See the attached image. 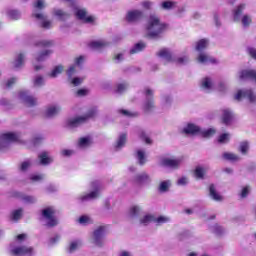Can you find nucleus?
Wrapping results in <instances>:
<instances>
[{
  "label": "nucleus",
  "mask_w": 256,
  "mask_h": 256,
  "mask_svg": "<svg viewBox=\"0 0 256 256\" xmlns=\"http://www.w3.org/2000/svg\"><path fill=\"white\" fill-rule=\"evenodd\" d=\"M27 241V234H19L13 245L10 246V253L15 256H33L35 249L25 242Z\"/></svg>",
  "instance_id": "nucleus-1"
},
{
  "label": "nucleus",
  "mask_w": 256,
  "mask_h": 256,
  "mask_svg": "<svg viewBox=\"0 0 256 256\" xmlns=\"http://www.w3.org/2000/svg\"><path fill=\"white\" fill-rule=\"evenodd\" d=\"M165 31H167V26L165 23L161 22L157 15L149 16L146 23V33L148 37H160Z\"/></svg>",
  "instance_id": "nucleus-2"
},
{
  "label": "nucleus",
  "mask_w": 256,
  "mask_h": 256,
  "mask_svg": "<svg viewBox=\"0 0 256 256\" xmlns=\"http://www.w3.org/2000/svg\"><path fill=\"white\" fill-rule=\"evenodd\" d=\"M207 47H209V40H207V39H201L198 42H196L195 49L199 53V55L197 57L198 63H201L202 65H209L211 63H217V60L215 58H213V57L209 56V54L203 52V51H205V49H207Z\"/></svg>",
  "instance_id": "nucleus-3"
},
{
  "label": "nucleus",
  "mask_w": 256,
  "mask_h": 256,
  "mask_svg": "<svg viewBox=\"0 0 256 256\" xmlns=\"http://www.w3.org/2000/svg\"><path fill=\"white\" fill-rule=\"evenodd\" d=\"M183 133H185V135H202V137H213L215 134V129L209 128L207 130H201L199 126L190 123L183 128Z\"/></svg>",
  "instance_id": "nucleus-4"
},
{
  "label": "nucleus",
  "mask_w": 256,
  "mask_h": 256,
  "mask_svg": "<svg viewBox=\"0 0 256 256\" xmlns=\"http://www.w3.org/2000/svg\"><path fill=\"white\" fill-rule=\"evenodd\" d=\"M95 115H97V108H92L88 111V115L68 119L66 125L70 129H75V127H79V125H82V123H85L88 119H92Z\"/></svg>",
  "instance_id": "nucleus-5"
},
{
  "label": "nucleus",
  "mask_w": 256,
  "mask_h": 256,
  "mask_svg": "<svg viewBox=\"0 0 256 256\" xmlns=\"http://www.w3.org/2000/svg\"><path fill=\"white\" fill-rule=\"evenodd\" d=\"M19 134L15 132H7L0 136V151L7 149L10 143L19 141Z\"/></svg>",
  "instance_id": "nucleus-6"
},
{
  "label": "nucleus",
  "mask_w": 256,
  "mask_h": 256,
  "mask_svg": "<svg viewBox=\"0 0 256 256\" xmlns=\"http://www.w3.org/2000/svg\"><path fill=\"white\" fill-rule=\"evenodd\" d=\"M42 217L48 227H55V225H57V218H55V208L53 206L44 208L42 210Z\"/></svg>",
  "instance_id": "nucleus-7"
},
{
  "label": "nucleus",
  "mask_w": 256,
  "mask_h": 256,
  "mask_svg": "<svg viewBox=\"0 0 256 256\" xmlns=\"http://www.w3.org/2000/svg\"><path fill=\"white\" fill-rule=\"evenodd\" d=\"M181 158H173V157H162L159 160L160 167H168L169 169H177L179 165L182 163Z\"/></svg>",
  "instance_id": "nucleus-8"
},
{
  "label": "nucleus",
  "mask_w": 256,
  "mask_h": 256,
  "mask_svg": "<svg viewBox=\"0 0 256 256\" xmlns=\"http://www.w3.org/2000/svg\"><path fill=\"white\" fill-rule=\"evenodd\" d=\"M73 9L77 19H80V21H83L84 23H95V17L89 16L87 10L77 6H74Z\"/></svg>",
  "instance_id": "nucleus-9"
},
{
  "label": "nucleus",
  "mask_w": 256,
  "mask_h": 256,
  "mask_svg": "<svg viewBox=\"0 0 256 256\" xmlns=\"http://www.w3.org/2000/svg\"><path fill=\"white\" fill-rule=\"evenodd\" d=\"M145 97L146 100L144 102L143 109L146 113H150V111L155 109V103L153 102V90L146 88Z\"/></svg>",
  "instance_id": "nucleus-10"
},
{
  "label": "nucleus",
  "mask_w": 256,
  "mask_h": 256,
  "mask_svg": "<svg viewBox=\"0 0 256 256\" xmlns=\"http://www.w3.org/2000/svg\"><path fill=\"white\" fill-rule=\"evenodd\" d=\"M234 99H236V101H241V99H248L250 103H256V96L251 90H238L234 96Z\"/></svg>",
  "instance_id": "nucleus-11"
},
{
  "label": "nucleus",
  "mask_w": 256,
  "mask_h": 256,
  "mask_svg": "<svg viewBox=\"0 0 256 256\" xmlns=\"http://www.w3.org/2000/svg\"><path fill=\"white\" fill-rule=\"evenodd\" d=\"M19 99L27 105V107H33L34 105H37V98L29 95V92L27 91H21L19 93Z\"/></svg>",
  "instance_id": "nucleus-12"
},
{
  "label": "nucleus",
  "mask_w": 256,
  "mask_h": 256,
  "mask_svg": "<svg viewBox=\"0 0 256 256\" xmlns=\"http://www.w3.org/2000/svg\"><path fill=\"white\" fill-rule=\"evenodd\" d=\"M105 226H100L94 231L93 235V241L94 245H97L98 247H101L103 245V237H105Z\"/></svg>",
  "instance_id": "nucleus-13"
},
{
  "label": "nucleus",
  "mask_w": 256,
  "mask_h": 256,
  "mask_svg": "<svg viewBox=\"0 0 256 256\" xmlns=\"http://www.w3.org/2000/svg\"><path fill=\"white\" fill-rule=\"evenodd\" d=\"M92 186L95 189V191H92L89 194H85V195L81 196L79 198L80 201H82V202L93 201V199H97L99 197V183L94 182V183H92Z\"/></svg>",
  "instance_id": "nucleus-14"
},
{
  "label": "nucleus",
  "mask_w": 256,
  "mask_h": 256,
  "mask_svg": "<svg viewBox=\"0 0 256 256\" xmlns=\"http://www.w3.org/2000/svg\"><path fill=\"white\" fill-rule=\"evenodd\" d=\"M33 17H35V19L40 21L41 27H43V29H51V27H53V22H51L50 20H47V17L45 16V14L39 13V12H33Z\"/></svg>",
  "instance_id": "nucleus-15"
},
{
  "label": "nucleus",
  "mask_w": 256,
  "mask_h": 256,
  "mask_svg": "<svg viewBox=\"0 0 256 256\" xmlns=\"http://www.w3.org/2000/svg\"><path fill=\"white\" fill-rule=\"evenodd\" d=\"M82 63H85V57L80 56L75 58V62L73 66H70V68L67 71V75L69 78L73 77L77 73V67H81Z\"/></svg>",
  "instance_id": "nucleus-16"
},
{
  "label": "nucleus",
  "mask_w": 256,
  "mask_h": 256,
  "mask_svg": "<svg viewBox=\"0 0 256 256\" xmlns=\"http://www.w3.org/2000/svg\"><path fill=\"white\" fill-rule=\"evenodd\" d=\"M140 19H143V12L139 10L129 11L126 15V21H128V23H135L140 21Z\"/></svg>",
  "instance_id": "nucleus-17"
},
{
  "label": "nucleus",
  "mask_w": 256,
  "mask_h": 256,
  "mask_svg": "<svg viewBox=\"0 0 256 256\" xmlns=\"http://www.w3.org/2000/svg\"><path fill=\"white\" fill-rule=\"evenodd\" d=\"M135 183L138 185H149L151 183V177L147 173L143 172L135 176Z\"/></svg>",
  "instance_id": "nucleus-18"
},
{
  "label": "nucleus",
  "mask_w": 256,
  "mask_h": 256,
  "mask_svg": "<svg viewBox=\"0 0 256 256\" xmlns=\"http://www.w3.org/2000/svg\"><path fill=\"white\" fill-rule=\"evenodd\" d=\"M61 112V106L59 105H50L45 110V117H55L58 113Z\"/></svg>",
  "instance_id": "nucleus-19"
},
{
  "label": "nucleus",
  "mask_w": 256,
  "mask_h": 256,
  "mask_svg": "<svg viewBox=\"0 0 256 256\" xmlns=\"http://www.w3.org/2000/svg\"><path fill=\"white\" fill-rule=\"evenodd\" d=\"M109 43L105 40H95L90 42L89 47L90 49H95L96 51H100V49H105Z\"/></svg>",
  "instance_id": "nucleus-20"
},
{
  "label": "nucleus",
  "mask_w": 256,
  "mask_h": 256,
  "mask_svg": "<svg viewBox=\"0 0 256 256\" xmlns=\"http://www.w3.org/2000/svg\"><path fill=\"white\" fill-rule=\"evenodd\" d=\"M93 144V138L91 136L82 137L78 141V147L80 149H87V147L91 146Z\"/></svg>",
  "instance_id": "nucleus-21"
},
{
  "label": "nucleus",
  "mask_w": 256,
  "mask_h": 256,
  "mask_svg": "<svg viewBox=\"0 0 256 256\" xmlns=\"http://www.w3.org/2000/svg\"><path fill=\"white\" fill-rule=\"evenodd\" d=\"M222 121L224 125H230L231 121H233V112L229 109H224L222 111Z\"/></svg>",
  "instance_id": "nucleus-22"
},
{
  "label": "nucleus",
  "mask_w": 256,
  "mask_h": 256,
  "mask_svg": "<svg viewBox=\"0 0 256 256\" xmlns=\"http://www.w3.org/2000/svg\"><path fill=\"white\" fill-rule=\"evenodd\" d=\"M209 195L214 201H221L223 199V196L217 192V188L213 184L209 187Z\"/></svg>",
  "instance_id": "nucleus-23"
},
{
  "label": "nucleus",
  "mask_w": 256,
  "mask_h": 256,
  "mask_svg": "<svg viewBox=\"0 0 256 256\" xmlns=\"http://www.w3.org/2000/svg\"><path fill=\"white\" fill-rule=\"evenodd\" d=\"M201 87L206 92L211 91V89H213V81L211 80V78L206 77V78L202 79Z\"/></svg>",
  "instance_id": "nucleus-24"
},
{
  "label": "nucleus",
  "mask_w": 256,
  "mask_h": 256,
  "mask_svg": "<svg viewBox=\"0 0 256 256\" xmlns=\"http://www.w3.org/2000/svg\"><path fill=\"white\" fill-rule=\"evenodd\" d=\"M205 175H207V168H205V167L198 166L194 170V176L197 179H205Z\"/></svg>",
  "instance_id": "nucleus-25"
},
{
  "label": "nucleus",
  "mask_w": 256,
  "mask_h": 256,
  "mask_svg": "<svg viewBox=\"0 0 256 256\" xmlns=\"http://www.w3.org/2000/svg\"><path fill=\"white\" fill-rule=\"evenodd\" d=\"M158 56L161 57V59H164L166 63H169V61H172L171 51L169 49H162L158 52Z\"/></svg>",
  "instance_id": "nucleus-26"
},
{
  "label": "nucleus",
  "mask_w": 256,
  "mask_h": 256,
  "mask_svg": "<svg viewBox=\"0 0 256 256\" xmlns=\"http://www.w3.org/2000/svg\"><path fill=\"white\" fill-rule=\"evenodd\" d=\"M40 163L41 165H49V163H53V158L49 156V153L47 152H42L39 155Z\"/></svg>",
  "instance_id": "nucleus-27"
},
{
  "label": "nucleus",
  "mask_w": 256,
  "mask_h": 256,
  "mask_svg": "<svg viewBox=\"0 0 256 256\" xmlns=\"http://www.w3.org/2000/svg\"><path fill=\"white\" fill-rule=\"evenodd\" d=\"M25 63V54H18L13 62L14 68L19 69Z\"/></svg>",
  "instance_id": "nucleus-28"
},
{
  "label": "nucleus",
  "mask_w": 256,
  "mask_h": 256,
  "mask_svg": "<svg viewBox=\"0 0 256 256\" xmlns=\"http://www.w3.org/2000/svg\"><path fill=\"white\" fill-rule=\"evenodd\" d=\"M136 159L138 160L139 165H145V163L147 161L146 160V155H145V150H143V149L137 150Z\"/></svg>",
  "instance_id": "nucleus-29"
},
{
  "label": "nucleus",
  "mask_w": 256,
  "mask_h": 256,
  "mask_svg": "<svg viewBox=\"0 0 256 256\" xmlns=\"http://www.w3.org/2000/svg\"><path fill=\"white\" fill-rule=\"evenodd\" d=\"M138 136L140 137L141 141H144L146 143V145H151V143H153V140H151L149 135H147V132H145L144 130H139Z\"/></svg>",
  "instance_id": "nucleus-30"
},
{
  "label": "nucleus",
  "mask_w": 256,
  "mask_h": 256,
  "mask_svg": "<svg viewBox=\"0 0 256 256\" xmlns=\"http://www.w3.org/2000/svg\"><path fill=\"white\" fill-rule=\"evenodd\" d=\"M52 53H53L52 50H49V49L44 50L36 56V61L38 62L45 61V59H47Z\"/></svg>",
  "instance_id": "nucleus-31"
},
{
  "label": "nucleus",
  "mask_w": 256,
  "mask_h": 256,
  "mask_svg": "<svg viewBox=\"0 0 256 256\" xmlns=\"http://www.w3.org/2000/svg\"><path fill=\"white\" fill-rule=\"evenodd\" d=\"M243 11H245V4L238 5L237 8L234 10V21H239Z\"/></svg>",
  "instance_id": "nucleus-32"
},
{
  "label": "nucleus",
  "mask_w": 256,
  "mask_h": 256,
  "mask_svg": "<svg viewBox=\"0 0 256 256\" xmlns=\"http://www.w3.org/2000/svg\"><path fill=\"white\" fill-rule=\"evenodd\" d=\"M7 17H9V19L17 21V19H21V13L17 10L9 9L7 10Z\"/></svg>",
  "instance_id": "nucleus-33"
},
{
  "label": "nucleus",
  "mask_w": 256,
  "mask_h": 256,
  "mask_svg": "<svg viewBox=\"0 0 256 256\" xmlns=\"http://www.w3.org/2000/svg\"><path fill=\"white\" fill-rule=\"evenodd\" d=\"M169 187H171V180H164L160 182V185H159L160 193H167V191H169Z\"/></svg>",
  "instance_id": "nucleus-34"
},
{
  "label": "nucleus",
  "mask_w": 256,
  "mask_h": 256,
  "mask_svg": "<svg viewBox=\"0 0 256 256\" xmlns=\"http://www.w3.org/2000/svg\"><path fill=\"white\" fill-rule=\"evenodd\" d=\"M170 221L171 218H169L168 216L154 217V223H156V225H165V223H169Z\"/></svg>",
  "instance_id": "nucleus-35"
},
{
  "label": "nucleus",
  "mask_w": 256,
  "mask_h": 256,
  "mask_svg": "<svg viewBox=\"0 0 256 256\" xmlns=\"http://www.w3.org/2000/svg\"><path fill=\"white\" fill-rule=\"evenodd\" d=\"M143 49H145V44L143 42H139L131 48L130 53L131 55H135V53H141Z\"/></svg>",
  "instance_id": "nucleus-36"
},
{
  "label": "nucleus",
  "mask_w": 256,
  "mask_h": 256,
  "mask_svg": "<svg viewBox=\"0 0 256 256\" xmlns=\"http://www.w3.org/2000/svg\"><path fill=\"white\" fill-rule=\"evenodd\" d=\"M79 247H81V241L74 240L70 243V245L68 247V251H69V253H75V251H77V249H79Z\"/></svg>",
  "instance_id": "nucleus-37"
},
{
  "label": "nucleus",
  "mask_w": 256,
  "mask_h": 256,
  "mask_svg": "<svg viewBox=\"0 0 256 256\" xmlns=\"http://www.w3.org/2000/svg\"><path fill=\"white\" fill-rule=\"evenodd\" d=\"M161 7L165 9L166 11H169L171 9H175L177 7V2L173 1H164L161 3Z\"/></svg>",
  "instance_id": "nucleus-38"
},
{
  "label": "nucleus",
  "mask_w": 256,
  "mask_h": 256,
  "mask_svg": "<svg viewBox=\"0 0 256 256\" xmlns=\"http://www.w3.org/2000/svg\"><path fill=\"white\" fill-rule=\"evenodd\" d=\"M141 225H149V223H155V216L146 215L140 220Z\"/></svg>",
  "instance_id": "nucleus-39"
},
{
  "label": "nucleus",
  "mask_w": 256,
  "mask_h": 256,
  "mask_svg": "<svg viewBox=\"0 0 256 256\" xmlns=\"http://www.w3.org/2000/svg\"><path fill=\"white\" fill-rule=\"evenodd\" d=\"M62 73H63V66L58 65L54 67V69L51 71L49 76L55 79V77H57L58 75H61Z\"/></svg>",
  "instance_id": "nucleus-40"
},
{
  "label": "nucleus",
  "mask_w": 256,
  "mask_h": 256,
  "mask_svg": "<svg viewBox=\"0 0 256 256\" xmlns=\"http://www.w3.org/2000/svg\"><path fill=\"white\" fill-rule=\"evenodd\" d=\"M126 141H127V135L121 134L116 143V149H121V147H123L125 145Z\"/></svg>",
  "instance_id": "nucleus-41"
},
{
  "label": "nucleus",
  "mask_w": 256,
  "mask_h": 256,
  "mask_svg": "<svg viewBox=\"0 0 256 256\" xmlns=\"http://www.w3.org/2000/svg\"><path fill=\"white\" fill-rule=\"evenodd\" d=\"M54 15H55V17H58V19L60 21H65V19H67V17H69V15L67 13H65V12H63L62 10H59V9L54 10Z\"/></svg>",
  "instance_id": "nucleus-42"
},
{
  "label": "nucleus",
  "mask_w": 256,
  "mask_h": 256,
  "mask_svg": "<svg viewBox=\"0 0 256 256\" xmlns=\"http://www.w3.org/2000/svg\"><path fill=\"white\" fill-rule=\"evenodd\" d=\"M141 213V207L139 206H132L129 210V217H137Z\"/></svg>",
  "instance_id": "nucleus-43"
},
{
  "label": "nucleus",
  "mask_w": 256,
  "mask_h": 256,
  "mask_svg": "<svg viewBox=\"0 0 256 256\" xmlns=\"http://www.w3.org/2000/svg\"><path fill=\"white\" fill-rule=\"evenodd\" d=\"M22 215H23V210H21V209L15 210L14 212H12L11 220L19 221V219H21Z\"/></svg>",
  "instance_id": "nucleus-44"
},
{
  "label": "nucleus",
  "mask_w": 256,
  "mask_h": 256,
  "mask_svg": "<svg viewBox=\"0 0 256 256\" xmlns=\"http://www.w3.org/2000/svg\"><path fill=\"white\" fill-rule=\"evenodd\" d=\"M78 221L80 225H90V223H93V220L91 219V217L87 215L81 216Z\"/></svg>",
  "instance_id": "nucleus-45"
},
{
  "label": "nucleus",
  "mask_w": 256,
  "mask_h": 256,
  "mask_svg": "<svg viewBox=\"0 0 256 256\" xmlns=\"http://www.w3.org/2000/svg\"><path fill=\"white\" fill-rule=\"evenodd\" d=\"M223 157L227 160V161H239V156L233 154V153H229L226 152L223 154Z\"/></svg>",
  "instance_id": "nucleus-46"
},
{
  "label": "nucleus",
  "mask_w": 256,
  "mask_h": 256,
  "mask_svg": "<svg viewBox=\"0 0 256 256\" xmlns=\"http://www.w3.org/2000/svg\"><path fill=\"white\" fill-rule=\"evenodd\" d=\"M45 85V78L43 76H36L34 79V87H41Z\"/></svg>",
  "instance_id": "nucleus-47"
},
{
  "label": "nucleus",
  "mask_w": 256,
  "mask_h": 256,
  "mask_svg": "<svg viewBox=\"0 0 256 256\" xmlns=\"http://www.w3.org/2000/svg\"><path fill=\"white\" fill-rule=\"evenodd\" d=\"M251 21L252 19L249 15H244L241 20L243 27H249V25H251Z\"/></svg>",
  "instance_id": "nucleus-48"
},
{
  "label": "nucleus",
  "mask_w": 256,
  "mask_h": 256,
  "mask_svg": "<svg viewBox=\"0 0 256 256\" xmlns=\"http://www.w3.org/2000/svg\"><path fill=\"white\" fill-rule=\"evenodd\" d=\"M83 81H85V78L83 77H74L71 79V84L74 85V87H78Z\"/></svg>",
  "instance_id": "nucleus-49"
},
{
  "label": "nucleus",
  "mask_w": 256,
  "mask_h": 256,
  "mask_svg": "<svg viewBox=\"0 0 256 256\" xmlns=\"http://www.w3.org/2000/svg\"><path fill=\"white\" fill-rule=\"evenodd\" d=\"M231 135L224 133L218 137V143H228Z\"/></svg>",
  "instance_id": "nucleus-50"
},
{
  "label": "nucleus",
  "mask_w": 256,
  "mask_h": 256,
  "mask_svg": "<svg viewBox=\"0 0 256 256\" xmlns=\"http://www.w3.org/2000/svg\"><path fill=\"white\" fill-rule=\"evenodd\" d=\"M45 7H47L45 0H37L34 3V9H45Z\"/></svg>",
  "instance_id": "nucleus-51"
},
{
  "label": "nucleus",
  "mask_w": 256,
  "mask_h": 256,
  "mask_svg": "<svg viewBox=\"0 0 256 256\" xmlns=\"http://www.w3.org/2000/svg\"><path fill=\"white\" fill-rule=\"evenodd\" d=\"M129 88V85L127 83H121L117 86V93H124V91H127Z\"/></svg>",
  "instance_id": "nucleus-52"
},
{
  "label": "nucleus",
  "mask_w": 256,
  "mask_h": 256,
  "mask_svg": "<svg viewBox=\"0 0 256 256\" xmlns=\"http://www.w3.org/2000/svg\"><path fill=\"white\" fill-rule=\"evenodd\" d=\"M247 151H249V143L247 142H242L240 144V152L245 155V153H247Z\"/></svg>",
  "instance_id": "nucleus-53"
},
{
  "label": "nucleus",
  "mask_w": 256,
  "mask_h": 256,
  "mask_svg": "<svg viewBox=\"0 0 256 256\" xmlns=\"http://www.w3.org/2000/svg\"><path fill=\"white\" fill-rule=\"evenodd\" d=\"M29 167H31V160H26V161L22 162V164L20 165V170L27 171V169H29Z\"/></svg>",
  "instance_id": "nucleus-54"
},
{
  "label": "nucleus",
  "mask_w": 256,
  "mask_h": 256,
  "mask_svg": "<svg viewBox=\"0 0 256 256\" xmlns=\"http://www.w3.org/2000/svg\"><path fill=\"white\" fill-rule=\"evenodd\" d=\"M22 199L25 203H36L37 202V198L35 196H23Z\"/></svg>",
  "instance_id": "nucleus-55"
},
{
  "label": "nucleus",
  "mask_w": 256,
  "mask_h": 256,
  "mask_svg": "<svg viewBox=\"0 0 256 256\" xmlns=\"http://www.w3.org/2000/svg\"><path fill=\"white\" fill-rule=\"evenodd\" d=\"M211 231L213 233H215L216 235H221V233H223V227L219 226V225H215L211 228Z\"/></svg>",
  "instance_id": "nucleus-56"
},
{
  "label": "nucleus",
  "mask_w": 256,
  "mask_h": 256,
  "mask_svg": "<svg viewBox=\"0 0 256 256\" xmlns=\"http://www.w3.org/2000/svg\"><path fill=\"white\" fill-rule=\"evenodd\" d=\"M31 181H43L45 176L43 174H35L30 177Z\"/></svg>",
  "instance_id": "nucleus-57"
},
{
  "label": "nucleus",
  "mask_w": 256,
  "mask_h": 256,
  "mask_svg": "<svg viewBox=\"0 0 256 256\" xmlns=\"http://www.w3.org/2000/svg\"><path fill=\"white\" fill-rule=\"evenodd\" d=\"M120 113H122V115L125 117H137V113H133L127 110H120Z\"/></svg>",
  "instance_id": "nucleus-58"
},
{
  "label": "nucleus",
  "mask_w": 256,
  "mask_h": 256,
  "mask_svg": "<svg viewBox=\"0 0 256 256\" xmlns=\"http://www.w3.org/2000/svg\"><path fill=\"white\" fill-rule=\"evenodd\" d=\"M188 61L189 57L187 56H182L177 59V63H179L180 65H185V63H187Z\"/></svg>",
  "instance_id": "nucleus-59"
},
{
  "label": "nucleus",
  "mask_w": 256,
  "mask_h": 256,
  "mask_svg": "<svg viewBox=\"0 0 256 256\" xmlns=\"http://www.w3.org/2000/svg\"><path fill=\"white\" fill-rule=\"evenodd\" d=\"M248 54L250 55V57H252V59H256V49L253 47H248L247 49Z\"/></svg>",
  "instance_id": "nucleus-60"
},
{
  "label": "nucleus",
  "mask_w": 256,
  "mask_h": 256,
  "mask_svg": "<svg viewBox=\"0 0 256 256\" xmlns=\"http://www.w3.org/2000/svg\"><path fill=\"white\" fill-rule=\"evenodd\" d=\"M52 45L51 41L43 40L37 44L38 47H50Z\"/></svg>",
  "instance_id": "nucleus-61"
},
{
  "label": "nucleus",
  "mask_w": 256,
  "mask_h": 256,
  "mask_svg": "<svg viewBox=\"0 0 256 256\" xmlns=\"http://www.w3.org/2000/svg\"><path fill=\"white\" fill-rule=\"evenodd\" d=\"M15 83H17V78L13 77L10 78L7 82H6V87H13V85H15Z\"/></svg>",
  "instance_id": "nucleus-62"
},
{
  "label": "nucleus",
  "mask_w": 256,
  "mask_h": 256,
  "mask_svg": "<svg viewBox=\"0 0 256 256\" xmlns=\"http://www.w3.org/2000/svg\"><path fill=\"white\" fill-rule=\"evenodd\" d=\"M87 93H89V90L87 89H80L76 92V95L78 97H85V95H87Z\"/></svg>",
  "instance_id": "nucleus-63"
},
{
  "label": "nucleus",
  "mask_w": 256,
  "mask_h": 256,
  "mask_svg": "<svg viewBox=\"0 0 256 256\" xmlns=\"http://www.w3.org/2000/svg\"><path fill=\"white\" fill-rule=\"evenodd\" d=\"M178 185H187L189 183V179L187 177H181L177 181Z\"/></svg>",
  "instance_id": "nucleus-64"
}]
</instances>
